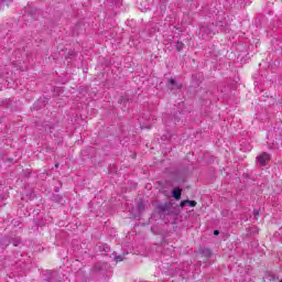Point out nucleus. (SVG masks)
Masks as SVG:
<instances>
[{"instance_id": "7ed1b4c3", "label": "nucleus", "mask_w": 282, "mask_h": 282, "mask_svg": "<svg viewBox=\"0 0 282 282\" xmlns=\"http://www.w3.org/2000/svg\"><path fill=\"white\" fill-rule=\"evenodd\" d=\"M172 195L174 199H182V189L180 188L173 189Z\"/></svg>"}, {"instance_id": "9d476101", "label": "nucleus", "mask_w": 282, "mask_h": 282, "mask_svg": "<svg viewBox=\"0 0 282 282\" xmlns=\"http://www.w3.org/2000/svg\"><path fill=\"white\" fill-rule=\"evenodd\" d=\"M200 32H206V28H202V29H200Z\"/></svg>"}, {"instance_id": "1a4fd4ad", "label": "nucleus", "mask_w": 282, "mask_h": 282, "mask_svg": "<svg viewBox=\"0 0 282 282\" xmlns=\"http://www.w3.org/2000/svg\"><path fill=\"white\" fill-rule=\"evenodd\" d=\"M214 235H216V236L219 235V230H215Z\"/></svg>"}, {"instance_id": "6e6552de", "label": "nucleus", "mask_w": 282, "mask_h": 282, "mask_svg": "<svg viewBox=\"0 0 282 282\" xmlns=\"http://www.w3.org/2000/svg\"><path fill=\"white\" fill-rule=\"evenodd\" d=\"M253 215L257 217L259 215V210H254Z\"/></svg>"}, {"instance_id": "f03ea898", "label": "nucleus", "mask_w": 282, "mask_h": 282, "mask_svg": "<svg viewBox=\"0 0 282 282\" xmlns=\"http://www.w3.org/2000/svg\"><path fill=\"white\" fill-rule=\"evenodd\" d=\"M185 206H191V208H195V206H197V202H195V200L181 202V208H184Z\"/></svg>"}, {"instance_id": "423d86ee", "label": "nucleus", "mask_w": 282, "mask_h": 282, "mask_svg": "<svg viewBox=\"0 0 282 282\" xmlns=\"http://www.w3.org/2000/svg\"><path fill=\"white\" fill-rule=\"evenodd\" d=\"M170 85L175 86V79H170Z\"/></svg>"}, {"instance_id": "0eeeda50", "label": "nucleus", "mask_w": 282, "mask_h": 282, "mask_svg": "<svg viewBox=\"0 0 282 282\" xmlns=\"http://www.w3.org/2000/svg\"><path fill=\"white\" fill-rule=\"evenodd\" d=\"M116 261H122V257L121 256L116 257Z\"/></svg>"}, {"instance_id": "f257e3e1", "label": "nucleus", "mask_w": 282, "mask_h": 282, "mask_svg": "<svg viewBox=\"0 0 282 282\" xmlns=\"http://www.w3.org/2000/svg\"><path fill=\"white\" fill-rule=\"evenodd\" d=\"M258 164H260V166H265V164H268V162L271 160L270 154L263 152L262 154H260L258 158Z\"/></svg>"}, {"instance_id": "39448f33", "label": "nucleus", "mask_w": 282, "mask_h": 282, "mask_svg": "<svg viewBox=\"0 0 282 282\" xmlns=\"http://www.w3.org/2000/svg\"><path fill=\"white\" fill-rule=\"evenodd\" d=\"M267 280H268V281H276V278H275L273 274H269V275L267 276Z\"/></svg>"}, {"instance_id": "20e7f679", "label": "nucleus", "mask_w": 282, "mask_h": 282, "mask_svg": "<svg viewBox=\"0 0 282 282\" xmlns=\"http://www.w3.org/2000/svg\"><path fill=\"white\" fill-rule=\"evenodd\" d=\"M175 47H176V51H177V52H182V50H184V43H182V42H176Z\"/></svg>"}]
</instances>
